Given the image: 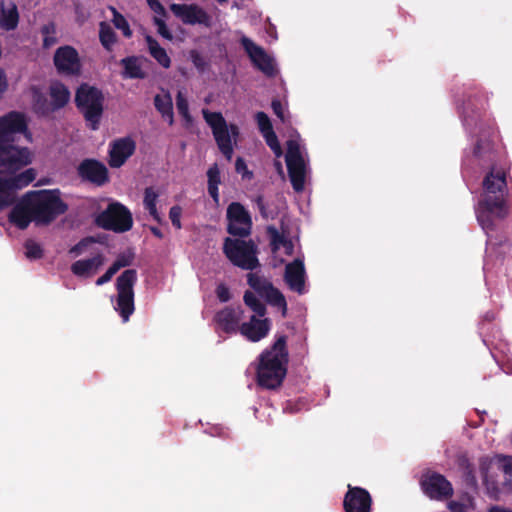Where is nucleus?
Masks as SVG:
<instances>
[{
	"instance_id": "obj_1",
	"label": "nucleus",
	"mask_w": 512,
	"mask_h": 512,
	"mask_svg": "<svg viewBox=\"0 0 512 512\" xmlns=\"http://www.w3.org/2000/svg\"><path fill=\"white\" fill-rule=\"evenodd\" d=\"M18 135L30 138L27 118L24 113L10 111L0 117V211L15 204L17 191L32 183L36 170L28 168L33 154L27 147L15 144Z\"/></svg>"
},
{
	"instance_id": "obj_2",
	"label": "nucleus",
	"mask_w": 512,
	"mask_h": 512,
	"mask_svg": "<svg viewBox=\"0 0 512 512\" xmlns=\"http://www.w3.org/2000/svg\"><path fill=\"white\" fill-rule=\"evenodd\" d=\"M68 205L61 199L58 189L28 191L9 213V222L20 230L34 222L36 226H48L67 212Z\"/></svg>"
},
{
	"instance_id": "obj_3",
	"label": "nucleus",
	"mask_w": 512,
	"mask_h": 512,
	"mask_svg": "<svg viewBox=\"0 0 512 512\" xmlns=\"http://www.w3.org/2000/svg\"><path fill=\"white\" fill-rule=\"evenodd\" d=\"M507 174L503 166L491 167L482 181V193L475 214L487 235L496 229V220L505 219L509 214Z\"/></svg>"
},
{
	"instance_id": "obj_4",
	"label": "nucleus",
	"mask_w": 512,
	"mask_h": 512,
	"mask_svg": "<svg viewBox=\"0 0 512 512\" xmlns=\"http://www.w3.org/2000/svg\"><path fill=\"white\" fill-rule=\"evenodd\" d=\"M288 337L275 336V341L258 356L256 379L259 387L267 390L280 388L287 375L289 363Z\"/></svg>"
},
{
	"instance_id": "obj_5",
	"label": "nucleus",
	"mask_w": 512,
	"mask_h": 512,
	"mask_svg": "<svg viewBox=\"0 0 512 512\" xmlns=\"http://www.w3.org/2000/svg\"><path fill=\"white\" fill-rule=\"evenodd\" d=\"M104 94L95 86L82 83L75 92V105L91 130H98L104 112Z\"/></svg>"
},
{
	"instance_id": "obj_6",
	"label": "nucleus",
	"mask_w": 512,
	"mask_h": 512,
	"mask_svg": "<svg viewBox=\"0 0 512 512\" xmlns=\"http://www.w3.org/2000/svg\"><path fill=\"white\" fill-rule=\"evenodd\" d=\"M223 253L236 267L243 270H254L260 263L257 258L258 249L253 240L225 238Z\"/></svg>"
},
{
	"instance_id": "obj_7",
	"label": "nucleus",
	"mask_w": 512,
	"mask_h": 512,
	"mask_svg": "<svg viewBox=\"0 0 512 512\" xmlns=\"http://www.w3.org/2000/svg\"><path fill=\"white\" fill-rule=\"evenodd\" d=\"M202 113L206 123L212 129V133L219 150L225 158L230 161L234 152L232 137L236 139L240 133L238 126L235 124H230L228 126L225 118L220 112H210L209 110L204 109Z\"/></svg>"
},
{
	"instance_id": "obj_8",
	"label": "nucleus",
	"mask_w": 512,
	"mask_h": 512,
	"mask_svg": "<svg viewBox=\"0 0 512 512\" xmlns=\"http://www.w3.org/2000/svg\"><path fill=\"white\" fill-rule=\"evenodd\" d=\"M137 271L127 269L116 279L117 290L116 305L114 309L119 313L124 322H127L135 310L134 286L137 282Z\"/></svg>"
},
{
	"instance_id": "obj_9",
	"label": "nucleus",
	"mask_w": 512,
	"mask_h": 512,
	"mask_svg": "<svg viewBox=\"0 0 512 512\" xmlns=\"http://www.w3.org/2000/svg\"><path fill=\"white\" fill-rule=\"evenodd\" d=\"M95 223L98 227L116 233L129 231L133 226L130 210L119 202H113L97 215Z\"/></svg>"
},
{
	"instance_id": "obj_10",
	"label": "nucleus",
	"mask_w": 512,
	"mask_h": 512,
	"mask_svg": "<svg viewBox=\"0 0 512 512\" xmlns=\"http://www.w3.org/2000/svg\"><path fill=\"white\" fill-rule=\"evenodd\" d=\"M493 131H483L473 148V155L482 167H495L501 163L504 153L502 147L495 140Z\"/></svg>"
},
{
	"instance_id": "obj_11",
	"label": "nucleus",
	"mask_w": 512,
	"mask_h": 512,
	"mask_svg": "<svg viewBox=\"0 0 512 512\" xmlns=\"http://www.w3.org/2000/svg\"><path fill=\"white\" fill-rule=\"evenodd\" d=\"M420 488L430 500L444 502L454 494L452 483L441 473L426 470L419 480Z\"/></svg>"
},
{
	"instance_id": "obj_12",
	"label": "nucleus",
	"mask_w": 512,
	"mask_h": 512,
	"mask_svg": "<svg viewBox=\"0 0 512 512\" xmlns=\"http://www.w3.org/2000/svg\"><path fill=\"white\" fill-rule=\"evenodd\" d=\"M248 285L265 301L273 307L281 310L282 315L287 314V302L281 291L273 286L266 278L257 273H248Z\"/></svg>"
},
{
	"instance_id": "obj_13",
	"label": "nucleus",
	"mask_w": 512,
	"mask_h": 512,
	"mask_svg": "<svg viewBox=\"0 0 512 512\" xmlns=\"http://www.w3.org/2000/svg\"><path fill=\"white\" fill-rule=\"evenodd\" d=\"M285 160L291 185L296 192H301L305 185L306 167L299 144L295 140L287 141Z\"/></svg>"
},
{
	"instance_id": "obj_14",
	"label": "nucleus",
	"mask_w": 512,
	"mask_h": 512,
	"mask_svg": "<svg viewBox=\"0 0 512 512\" xmlns=\"http://www.w3.org/2000/svg\"><path fill=\"white\" fill-rule=\"evenodd\" d=\"M78 177L96 187H103L110 182V173L104 163L95 158L83 159L76 168Z\"/></svg>"
},
{
	"instance_id": "obj_15",
	"label": "nucleus",
	"mask_w": 512,
	"mask_h": 512,
	"mask_svg": "<svg viewBox=\"0 0 512 512\" xmlns=\"http://www.w3.org/2000/svg\"><path fill=\"white\" fill-rule=\"evenodd\" d=\"M53 63L60 75L78 76L82 69L79 53L70 45H64L56 49Z\"/></svg>"
},
{
	"instance_id": "obj_16",
	"label": "nucleus",
	"mask_w": 512,
	"mask_h": 512,
	"mask_svg": "<svg viewBox=\"0 0 512 512\" xmlns=\"http://www.w3.org/2000/svg\"><path fill=\"white\" fill-rule=\"evenodd\" d=\"M227 231L238 237H246L251 232L252 221L248 211L239 202H232L227 208Z\"/></svg>"
},
{
	"instance_id": "obj_17",
	"label": "nucleus",
	"mask_w": 512,
	"mask_h": 512,
	"mask_svg": "<svg viewBox=\"0 0 512 512\" xmlns=\"http://www.w3.org/2000/svg\"><path fill=\"white\" fill-rule=\"evenodd\" d=\"M240 43L249 56L253 65L268 77L276 74L273 59L265 52V50L256 45L250 38L243 36Z\"/></svg>"
},
{
	"instance_id": "obj_18",
	"label": "nucleus",
	"mask_w": 512,
	"mask_h": 512,
	"mask_svg": "<svg viewBox=\"0 0 512 512\" xmlns=\"http://www.w3.org/2000/svg\"><path fill=\"white\" fill-rule=\"evenodd\" d=\"M344 495L343 509L345 512H371L372 497L368 490L348 484Z\"/></svg>"
},
{
	"instance_id": "obj_19",
	"label": "nucleus",
	"mask_w": 512,
	"mask_h": 512,
	"mask_svg": "<svg viewBox=\"0 0 512 512\" xmlns=\"http://www.w3.org/2000/svg\"><path fill=\"white\" fill-rule=\"evenodd\" d=\"M243 317L244 310L241 306H225L216 312L214 321L224 333L236 334L240 331Z\"/></svg>"
},
{
	"instance_id": "obj_20",
	"label": "nucleus",
	"mask_w": 512,
	"mask_h": 512,
	"mask_svg": "<svg viewBox=\"0 0 512 512\" xmlns=\"http://www.w3.org/2000/svg\"><path fill=\"white\" fill-rule=\"evenodd\" d=\"M170 9L184 24L210 26L211 17L196 4H172Z\"/></svg>"
},
{
	"instance_id": "obj_21",
	"label": "nucleus",
	"mask_w": 512,
	"mask_h": 512,
	"mask_svg": "<svg viewBox=\"0 0 512 512\" xmlns=\"http://www.w3.org/2000/svg\"><path fill=\"white\" fill-rule=\"evenodd\" d=\"M271 325L269 318L252 315L241 324L239 333L250 342H259L268 336Z\"/></svg>"
},
{
	"instance_id": "obj_22",
	"label": "nucleus",
	"mask_w": 512,
	"mask_h": 512,
	"mask_svg": "<svg viewBox=\"0 0 512 512\" xmlns=\"http://www.w3.org/2000/svg\"><path fill=\"white\" fill-rule=\"evenodd\" d=\"M135 151V142L126 137L113 141L108 152V164L111 168H119Z\"/></svg>"
},
{
	"instance_id": "obj_23",
	"label": "nucleus",
	"mask_w": 512,
	"mask_h": 512,
	"mask_svg": "<svg viewBox=\"0 0 512 512\" xmlns=\"http://www.w3.org/2000/svg\"><path fill=\"white\" fill-rule=\"evenodd\" d=\"M487 99L484 96L469 97L462 105V121L465 127H476L480 121Z\"/></svg>"
},
{
	"instance_id": "obj_24",
	"label": "nucleus",
	"mask_w": 512,
	"mask_h": 512,
	"mask_svg": "<svg viewBox=\"0 0 512 512\" xmlns=\"http://www.w3.org/2000/svg\"><path fill=\"white\" fill-rule=\"evenodd\" d=\"M284 280L292 291L303 294L305 291V267L300 259H294L285 267Z\"/></svg>"
},
{
	"instance_id": "obj_25",
	"label": "nucleus",
	"mask_w": 512,
	"mask_h": 512,
	"mask_svg": "<svg viewBox=\"0 0 512 512\" xmlns=\"http://www.w3.org/2000/svg\"><path fill=\"white\" fill-rule=\"evenodd\" d=\"M103 264L104 256L98 253L92 258L75 261L71 265V271L78 277H90L95 274Z\"/></svg>"
},
{
	"instance_id": "obj_26",
	"label": "nucleus",
	"mask_w": 512,
	"mask_h": 512,
	"mask_svg": "<svg viewBox=\"0 0 512 512\" xmlns=\"http://www.w3.org/2000/svg\"><path fill=\"white\" fill-rule=\"evenodd\" d=\"M19 24V12L15 3L11 2L8 7H4L1 2L0 7V27L5 31H12Z\"/></svg>"
},
{
	"instance_id": "obj_27",
	"label": "nucleus",
	"mask_w": 512,
	"mask_h": 512,
	"mask_svg": "<svg viewBox=\"0 0 512 512\" xmlns=\"http://www.w3.org/2000/svg\"><path fill=\"white\" fill-rule=\"evenodd\" d=\"M52 99V110H58L67 105L70 100V91L62 82H54L49 87Z\"/></svg>"
},
{
	"instance_id": "obj_28",
	"label": "nucleus",
	"mask_w": 512,
	"mask_h": 512,
	"mask_svg": "<svg viewBox=\"0 0 512 512\" xmlns=\"http://www.w3.org/2000/svg\"><path fill=\"white\" fill-rule=\"evenodd\" d=\"M145 41L150 55L157 61V63L163 68H169L171 66V59L166 50L160 46L158 41L150 35H146Z\"/></svg>"
},
{
	"instance_id": "obj_29",
	"label": "nucleus",
	"mask_w": 512,
	"mask_h": 512,
	"mask_svg": "<svg viewBox=\"0 0 512 512\" xmlns=\"http://www.w3.org/2000/svg\"><path fill=\"white\" fill-rule=\"evenodd\" d=\"M159 198V193L154 189V187H146L144 190L143 197V206L144 209L148 211L150 216L159 224H162V217L160 216L157 209V201Z\"/></svg>"
},
{
	"instance_id": "obj_30",
	"label": "nucleus",
	"mask_w": 512,
	"mask_h": 512,
	"mask_svg": "<svg viewBox=\"0 0 512 512\" xmlns=\"http://www.w3.org/2000/svg\"><path fill=\"white\" fill-rule=\"evenodd\" d=\"M154 106L161 116L168 121L170 125L174 122L173 103L169 93L165 95L157 94L154 97Z\"/></svg>"
},
{
	"instance_id": "obj_31",
	"label": "nucleus",
	"mask_w": 512,
	"mask_h": 512,
	"mask_svg": "<svg viewBox=\"0 0 512 512\" xmlns=\"http://www.w3.org/2000/svg\"><path fill=\"white\" fill-rule=\"evenodd\" d=\"M208 178V193L213 199L215 205H219L220 196L218 186L221 183L220 169L216 163L209 167L207 171Z\"/></svg>"
},
{
	"instance_id": "obj_32",
	"label": "nucleus",
	"mask_w": 512,
	"mask_h": 512,
	"mask_svg": "<svg viewBox=\"0 0 512 512\" xmlns=\"http://www.w3.org/2000/svg\"><path fill=\"white\" fill-rule=\"evenodd\" d=\"M120 64L124 68L123 76L125 78L144 79L146 77L136 56L125 57L120 61Z\"/></svg>"
},
{
	"instance_id": "obj_33",
	"label": "nucleus",
	"mask_w": 512,
	"mask_h": 512,
	"mask_svg": "<svg viewBox=\"0 0 512 512\" xmlns=\"http://www.w3.org/2000/svg\"><path fill=\"white\" fill-rule=\"evenodd\" d=\"M99 41L108 52L113 50V46L117 42V35L115 31L105 21H102L99 24Z\"/></svg>"
},
{
	"instance_id": "obj_34",
	"label": "nucleus",
	"mask_w": 512,
	"mask_h": 512,
	"mask_svg": "<svg viewBox=\"0 0 512 512\" xmlns=\"http://www.w3.org/2000/svg\"><path fill=\"white\" fill-rule=\"evenodd\" d=\"M243 301L245 305L254 312V315L258 317H265L267 309L264 303H262L255 293L247 290L244 293Z\"/></svg>"
},
{
	"instance_id": "obj_35",
	"label": "nucleus",
	"mask_w": 512,
	"mask_h": 512,
	"mask_svg": "<svg viewBox=\"0 0 512 512\" xmlns=\"http://www.w3.org/2000/svg\"><path fill=\"white\" fill-rule=\"evenodd\" d=\"M267 232L270 235V245L273 252H276L281 245L292 248L291 241L286 239L274 226H268Z\"/></svg>"
},
{
	"instance_id": "obj_36",
	"label": "nucleus",
	"mask_w": 512,
	"mask_h": 512,
	"mask_svg": "<svg viewBox=\"0 0 512 512\" xmlns=\"http://www.w3.org/2000/svg\"><path fill=\"white\" fill-rule=\"evenodd\" d=\"M43 36V48L48 49L58 42L56 37V25L54 22H49L43 25L40 29Z\"/></svg>"
},
{
	"instance_id": "obj_37",
	"label": "nucleus",
	"mask_w": 512,
	"mask_h": 512,
	"mask_svg": "<svg viewBox=\"0 0 512 512\" xmlns=\"http://www.w3.org/2000/svg\"><path fill=\"white\" fill-rule=\"evenodd\" d=\"M111 11L113 13L112 22L114 26L121 30L126 38H130L132 36V30L130 29L128 21L114 7H111Z\"/></svg>"
},
{
	"instance_id": "obj_38",
	"label": "nucleus",
	"mask_w": 512,
	"mask_h": 512,
	"mask_svg": "<svg viewBox=\"0 0 512 512\" xmlns=\"http://www.w3.org/2000/svg\"><path fill=\"white\" fill-rule=\"evenodd\" d=\"M24 247H25V255L28 259L37 260V259L42 258L43 249L34 240L28 239L25 242Z\"/></svg>"
},
{
	"instance_id": "obj_39",
	"label": "nucleus",
	"mask_w": 512,
	"mask_h": 512,
	"mask_svg": "<svg viewBox=\"0 0 512 512\" xmlns=\"http://www.w3.org/2000/svg\"><path fill=\"white\" fill-rule=\"evenodd\" d=\"M176 107L178 110V113L183 117V119L187 122L192 121V116L189 112V104L186 99V97L181 93L178 92L176 95Z\"/></svg>"
},
{
	"instance_id": "obj_40",
	"label": "nucleus",
	"mask_w": 512,
	"mask_h": 512,
	"mask_svg": "<svg viewBox=\"0 0 512 512\" xmlns=\"http://www.w3.org/2000/svg\"><path fill=\"white\" fill-rule=\"evenodd\" d=\"M255 120L262 135L273 131L271 120L265 112H257L255 115Z\"/></svg>"
},
{
	"instance_id": "obj_41",
	"label": "nucleus",
	"mask_w": 512,
	"mask_h": 512,
	"mask_svg": "<svg viewBox=\"0 0 512 512\" xmlns=\"http://www.w3.org/2000/svg\"><path fill=\"white\" fill-rule=\"evenodd\" d=\"M262 136L264 137L266 144L273 151L275 156L277 158L281 157L283 154V151H282L281 145L279 143V140H278L277 135L274 132V130L269 133H266Z\"/></svg>"
},
{
	"instance_id": "obj_42",
	"label": "nucleus",
	"mask_w": 512,
	"mask_h": 512,
	"mask_svg": "<svg viewBox=\"0 0 512 512\" xmlns=\"http://www.w3.org/2000/svg\"><path fill=\"white\" fill-rule=\"evenodd\" d=\"M33 105L37 113L47 114L50 111L46 97L40 92L34 93Z\"/></svg>"
},
{
	"instance_id": "obj_43",
	"label": "nucleus",
	"mask_w": 512,
	"mask_h": 512,
	"mask_svg": "<svg viewBox=\"0 0 512 512\" xmlns=\"http://www.w3.org/2000/svg\"><path fill=\"white\" fill-rule=\"evenodd\" d=\"M497 461L499 470L506 476L512 477V456L499 455Z\"/></svg>"
},
{
	"instance_id": "obj_44",
	"label": "nucleus",
	"mask_w": 512,
	"mask_h": 512,
	"mask_svg": "<svg viewBox=\"0 0 512 512\" xmlns=\"http://www.w3.org/2000/svg\"><path fill=\"white\" fill-rule=\"evenodd\" d=\"M181 217L182 207L179 205L172 206L169 210V219L171 220L173 227L177 230L182 228Z\"/></svg>"
},
{
	"instance_id": "obj_45",
	"label": "nucleus",
	"mask_w": 512,
	"mask_h": 512,
	"mask_svg": "<svg viewBox=\"0 0 512 512\" xmlns=\"http://www.w3.org/2000/svg\"><path fill=\"white\" fill-rule=\"evenodd\" d=\"M235 171L242 176L243 179H252L253 173L248 169L245 160L238 157L235 162Z\"/></svg>"
},
{
	"instance_id": "obj_46",
	"label": "nucleus",
	"mask_w": 512,
	"mask_h": 512,
	"mask_svg": "<svg viewBox=\"0 0 512 512\" xmlns=\"http://www.w3.org/2000/svg\"><path fill=\"white\" fill-rule=\"evenodd\" d=\"M480 472H481V475H482L483 482L486 485L487 489L488 490H490V489L497 490L498 489L497 483L494 480H490L489 479L488 464L486 462H484V461H482L480 463Z\"/></svg>"
},
{
	"instance_id": "obj_47",
	"label": "nucleus",
	"mask_w": 512,
	"mask_h": 512,
	"mask_svg": "<svg viewBox=\"0 0 512 512\" xmlns=\"http://www.w3.org/2000/svg\"><path fill=\"white\" fill-rule=\"evenodd\" d=\"M215 293L218 300L222 303H226L231 299L230 289L224 283H220L217 285Z\"/></svg>"
},
{
	"instance_id": "obj_48",
	"label": "nucleus",
	"mask_w": 512,
	"mask_h": 512,
	"mask_svg": "<svg viewBox=\"0 0 512 512\" xmlns=\"http://www.w3.org/2000/svg\"><path fill=\"white\" fill-rule=\"evenodd\" d=\"M155 24L157 26L158 33L165 39L171 40L172 39V33L168 29L166 23L164 20L160 18H155Z\"/></svg>"
},
{
	"instance_id": "obj_49",
	"label": "nucleus",
	"mask_w": 512,
	"mask_h": 512,
	"mask_svg": "<svg viewBox=\"0 0 512 512\" xmlns=\"http://www.w3.org/2000/svg\"><path fill=\"white\" fill-rule=\"evenodd\" d=\"M191 59L194 66L201 72H203L207 67L206 60L196 51L191 52Z\"/></svg>"
},
{
	"instance_id": "obj_50",
	"label": "nucleus",
	"mask_w": 512,
	"mask_h": 512,
	"mask_svg": "<svg viewBox=\"0 0 512 512\" xmlns=\"http://www.w3.org/2000/svg\"><path fill=\"white\" fill-rule=\"evenodd\" d=\"M271 108H272L274 114L284 123L285 116H284V110H283L281 101L278 99H273L271 102Z\"/></svg>"
},
{
	"instance_id": "obj_51",
	"label": "nucleus",
	"mask_w": 512,
	"mask_h": 512,
	"mask_svg": "<svg viewBox=\"0 0 512 512\" xmlns=\"http://www.w3.org/2000/svg\"><path fill=\"white\" fill-rule=\"evenodd\" d=\"M450 512H467L468 506L460 501L451 500L447 505Z\"/></svg>"
},
{
	"instance_id": "obj_52",
	"label": "nucleus",
	"mask_w": 512,
	"mask_h": 512,
	"mask_svg": "<svg viewBox=\"0 0 512 512\" xmlns=\"http://www.w3.org/2000/svg\"><path fill=\"white\" fill-rule=\"evenodd\" d=\"M95 242L94 238L92 237H86L79 241L72 249L71 252H74L76 254L82 253L85 247H87L89 244Z\"/></svg>"
},
{
	"instance_id": "obj_53",
	"label": "nucleus",
	"mask_w": 512,
	"mask_h": 512,
	"mask_svg": "<svg viewBox=\"0 0 512 512\" xmlns=\"http://www.w3.org/2000/svg\"><path fill=\"white\" fill-rule=\"evenodd\" d=\"M115 261L117 262L121 269L130 266L132 263V258L126 255H119Z\"/></svg>"
},
{
	"instance_id": "obj_54",
	"label": "nucleus",
	"mask_w": 512,
	"mask_h": 512,
	"mask_svg": "<svg viewBox=\"0 0 512 512\" xmlns=\"http://www.w3.org/2000/svg\"><path fill=\"white\" fill-rule=\"evenodd\" d=\"M465 480L469 486L476 487L477 480H476L475 474L472 469H469V468L467 469V471L465 473Z\"/></svg>"
},
{
	"instance_id": "obj_55",
	"label": "nucleus",
	"mask_w": 512,
	"mask_h": 512,
	"mask_svg": "<svg viewBox=\"0 0 512 512\" xmlns=\"http://www.w3.org/2000/svg\"><path fill=\"white\" fill-rule=\"evenodd\" d=\"M120 270L119 265L116 261L113 262V264L107 269L105 272L111 279L112 277Z\"/></svg>"
},
{
	"instance_id": "obj_56",
	"label": "nucleus",
	"mask_w": 512,
	"mask_h": 512,
	"mask_svg": "<svg viewBox=\"0 0 512 512\" xmlns=\"http://www.w3.org/2000/svg\"><path fill=\"white\" fill-rule=\"evenodd\" d=\"M120 270L119 265L116 261L113 262V264L107 269L105 272L111 279L112 277Z\"/></svg>"
},
{
	"instance_id": "obj_57",
	"label": "nucleus",
	"mask_w": 512,
	"mask_h": 512,
	"mask_svg": "<svg viewBox=\"0 0 512 512\" xmlns=\"http://www.w3.org/2000/svg\"><path fill=\"white\" fill-rule=\"evenodd\" d=\"M120 270L119 265L116 261L113 262V264L107 269L105 272L111 279L112 277Z\"/></svg>"
},
{
	"instance_id": "obj_58",
	"label": "nucleus",
	"mask_w": 512,
	"mask_h": 512,
	"mask_svg": "<svg viewBox=\"0 0 512 512\" xmlns=\"http://www.w3.org/2000/svg\"><path fill=\"white\" fill-rule=\"evenodd\" d=\"M110 280H111V278L106 273H104L101 277H99L96 280V285L97 286L104 285L105 283L109 282Z\"/></svg>"
},
{
	"instance_id": "obj_59",
	"label": "nucleus",
	"mask_w": 512,
	"mask_h": 512,
	"mask_svg": "<svg viewBox=\"0 0 512 512\" xmlns=\"http://www.w3.org/2000/svg\"><path fill=\"white\" fill-rule=\"evenodd\" d=\"M149 229H150L151 233H152L155 237H157V238H159V239H163L164 235H163L162 231H161L158 227H156V226H151Z\"/></svg>"
},
{
	"instance_id": "obj_60",
	"label": "nucleus",
	"mask_w": 512,
	"mask_h": 512,
	"mask_svg": "<svg viewBox=\"0 0 512 512\" xmlns=\"http://www.w3.org/2000/svg\"><path fill=\"white\" fill-rule=\"evenodd\" d=\"M488 512H512V510L506 509L503 507H499V506H494L491 509H489Z\"/></svg>"
},
{
	"instance_id": "obj_61",
	"label": "nucleus",
	"mask_w": 512,
	"mask_h": 512,
	"mask_svg": "<svg viewBox=\"0 0 512 512\" xmlns=\"http://www.w3.org/2000/svg\"><path fill=\"white\" fill-rule=\"evenodd\" d=\"M275 166H276V168H277V170H278L279 172H282V164H281V162L276 161V162H275Z\"/></svg>"
},
{
	"instance_id": "obj_62",
	"label": "nucleus",
	"mask_w": 512,
	"mask_h": 512,
	"mask_svg": "<svg viewBox=\"0 0 512 512\" xmlns=\"http://www.w3.org/2000/svg\"><path fill=\"white\" fill-rule=\"evenodd\" d=\"M155 5H157V8L160 10H163V6L158 1H154Z\"/></svg>"
},
{
	"instance_id": "obj_63",
	"label": "nucleus",
	"mask_w": 512,
	"mask_h": 512,
	"mask_svg": "<svg viewBox=\"0 0 512 512\" xmlns=\"http://www.w3.org/2000/svg\"><path fill=\"white\" fill-rule=\"evenodd\" d=\"M485 318H486L487 320H492V319H493V314H489V313H487V314H486V316H485Z\"/></svg>"
},
{
	"instance_id": "obj_64",
	"label": "nucleus",
	"mask_w": 512,
	"mask_h": 512,
	"mask_svg": "<svg viewBox=\"0 0 512 512\" xmlns=\"http://www.w3.org/2000/svg\"><path fill=\"white\" fill-rule=\"evenodd\" d=\"M220 4L226 3L228 0H217Z\"/></svg>"
}]
</instances>
